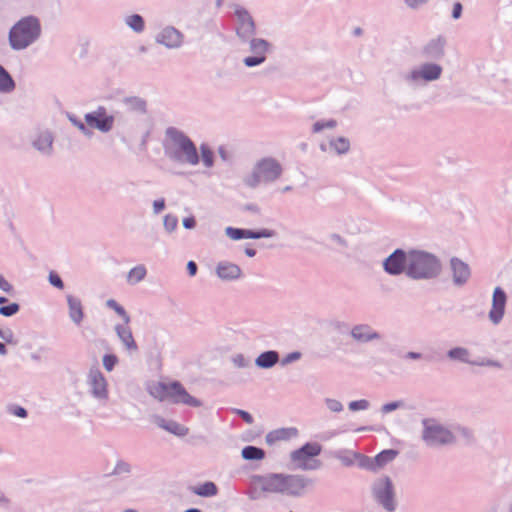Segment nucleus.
<instances>
[{
	"label": "nucleus",
	"mask_w": 512,
	"mask_h": 512,
	"mask_svg": "<svg viewBox=\"0 0 512 512\" xmlns=\"http://www.w3.org/2000/svg\"><path fill=\"white\" fill-rule=\"evenodd\" d=\"M252 480L260 485L262 492L294 498L302 497L313 485V480L302 474L268 473L253 475Z\"/></svg>",
	"instance_id": "nucleus-1"
},
{
	"label": "nucleus",
	"mask_w": 512,
	"mask_h": 512,
	"mask_svg": "<svg viewBox=\"0 0 512 512\" xmlns=\"http://www.w3.org/2000/svg\"><path fill=\"white\" fill-rule=\"evenodd\" d=\"M42 35L40 19L27 15L17 20L8 31V43L13 51H22L36 43Z\"/></svg>",
	"instance_id": "nucleus-2"
},
{
	"label": "nucleus",
	"mask_w": 512,
	"mask_h": 512,
	"mask_svg": "<svg viewBox=\"0 0 512 512\" xmlns=\"http://www.w3.org/2000/svg\"><path fill=\"white\" fill-rule=\"evenodd\" d=\"M442 272L440 259L425 250L410 249L407 277L411 280H433Z\"/></svg>",
	"instance_id": "nucleus-3"
},
{
	"label": "nucleus",
	"mask_w": 512,
	"mask_h": 512,
	"mask_svg": "<svg viewBox=\"0 0 512 512\" xmlns=\"http://www.w3.org/2000/svg\"><path fill=\"white\" fill-rule=\"evenodd\" d=\"M166 136L173 142L172 149H166V155L174 162L195 166L199 163V155L193 141L175 127L166 129Z\"/></svg>",
	"instance_id": "nucleus-4"
},
{
	"label": "nucleus",
	"mask_w": 512,
	"mask_h": 512,
	"mask_svg": "<svg viewBox=\"0 0 512 512\" xmlns=\"http://www.w3.org/2000/svg\"><path fill=\"white\" fill-rule=\"evenodd\" d=\"M283 173L280 162L273 157H263L258 160L248 175L243 178L245 186L251 189L257 188L261 183L275 182Z\"/></svg>",
	"instance_id": "nucleus-5"
},
{
	"label": "nucleus",
	"mask_w": 512,
	"mask_h": 512,
	"mask_svg": "<svg viewBox=\"0 0 512 512\" xmlns=\"http://www.w3.org/2000/svg\"><path fill=\"white\" fill-rule=\"evenodd\" d=\"M423 430L421 438L425 445L430 448H437L452 445L456 437L447 427L434 418H424L421 421Z\"/></svg>",
	"instance_id": "nucleus-6"
},
{
	"label": "nucleus",
	"mask_w": 512,
	"mask_h": 512,
	"mask_svg": "<svg viewBox=\"0 0 512 512\" xmlns=\"http://www.w3.org/2000/svg\"><path fill=\"white\" fill-rule=\"evenodd\" d=\"M373 501L385 512H395L398 507L394 484L389 476L373 482L371 486Z\"/></svg>",
	"instance_id": "nucleus-7"
},
{
	"label": "nucleus",
	"mask_w": 512,
	"mask_h": 512,
	"mask_svg": "<svg viewBox=\"0 0 512 512\" xmlns=\"http://www.w3.org/2000/svg\"><path fill=\"white\" fill-rule=\"evenodd\" d=\"M442 72L443 68L440 64L434 61H428L404 73L402 79L407 86L416 89L427 82L440 79Z\"/></svg>",
	"instance_id": "nucleus-8"
},
{
	"label": "nucleus",
	"mask_w": 512,
	"mask_h": 512,
	"mask_svg": "<svg viewBox=\"0 0 512 512\" xmlns=\"http://www.w3.org/2000/svg\"><path fill=\"white\" fill-rule=\"evenodd\" d=\"M241 43L247 44L249 51L252 53V55L243 59V64L248 68L263 64L266 61V54L272 49V44L269 41L255 36H252L249 40L242 41Z\"/></svg>",
	"instance_id": "nucleus-9"
},
{
	"label": "nucleus",
	"mask_w": 512,
	"mask_h": 512,
	"mask_svg": "<svg viewBox=\"0 0 512 512\" xmlns=\"http://www.w3.org/2000/svg\"><path fill=\"white\" fill-rule=\"evenodd\" d=\"M84 120L89 129H96L101 133H108L113 129L115 118L107 113L105 106L99 105L95 110L84 115Z\"/></svg>",
	"instance_id": "nucleus-10"
},
{
	"label": "nucleus",
	"mask_w": 512,
	"mask_h": 512,
	"mask_svg": "<svg viewBox=\"0 0 512 512\" xmlns=\"http://www.w3.org/2000/svg\"><path fill=\"white\" fill-rule=\"evenodd\" d=\"M234 13L237 18L235 33L239 41H247L252 36H255L257 32L256 24L248 10L242 6L235 5Z\"/></svg>",
	"instance_id": "nucleus-11"
},
{
	"label": "nucleus",
	"mask_w": 512,
	"mask_h": 512,
	"mask_svg": "<svg viewBox=\"0 0 512 512\" xmlns=\"http://www.w3.org/2000/svg\"><path fill=\"white\" fill-rule=\"evenodd\" d=\"M408 258L409 250L397 248L383 260V270L390 276H399L403 273L407 276Z\"/></svg>",
	"instance_id": "nucleus-12"
},
{
	"label": "nucleus",
	"mask_w": 512,
	"mask_h": 512,
	"mask_svg": "<svg viewBox=\"0 0 512 512\" xmlns=\"http://www.w3.org/2000/svg\"><path fill=\"white\" fill-rule=\"evenodd\" d=\"M87 385L93 398L99 401L108 399V383L103 373L96 367L89 370L87 375Z\"/></svg>",
	"instance_id": "nucleus-13"
},
{
	"label": "nucleus",
	"mask_w": 512,
	"mask_h": 512,
	"mask_svg": "<svg viewBox=\"0 0 512 512\" xmlns=\"http://www.w3.org/2000/svg\"><path fill=\"white\" fill-rule=\"evenodd\" d=\"M447 39L443 35H438L430 39L420 50L422 58L429 61H439L445 56V47Z\"/></svg>",
	"instance_id": "nucleus-14"
},
{
	"label": "nucleus",
	"mask_w": 512,
	"mask_h": 512,
	"mask_svg": "<svg viewBox=\"0 0 512 512\" xmlns=\"http://www.w3.org/2000/svg\"><path fill=\"white\" fill-rule=\"evenodd\" d=\"M168 400L174 404H183L190 407H200L202 405L201 401L191 396L178 381L170 383Z\"/></svg>",
	"instance_id": "nucleus-15"
},
{
	"label": "nucleus",
	"mask_w": 512,
	"mask_h": 512,
	"mask_svg": "<svg viewBox=\"0 0 512 512\" xmlns=\"http://www.w3.org/2000/svg\"><path fill=\"white\" fill-rule=\"evenodd\" d=\"M155 41L168 49H178L184 42V34L173 26H166L155 36Z\"/></svg>",
	"instance_id": "nucleus-16"
},
{
	"label": "nucleus",
	"mask_w": 512,
	"mask_h": 512,
	"mask_svg": "<svg viewBox=\"0 0 512 512\" xmlns=\"http://www.w3.org/2000/svg\"><path fill=\"white\" fill-rule=\"evenodd\" d=\"M507 295L501 287H496L492 295V307L489 311V319L494 325H498L505 314Z\"/></svg>",
	"instance_id": "nucleus-17"
},
{
	"label": "nucleus",
	"mask_w": 512,
	"mask_h": 512,
	"mask_svg": "<svg viewBox=\"0 0 512 512\" xmlns=\"http://www.w3.org/2000/svg\"><path fill=\"white\" fill-rule=\"evenodd\" d=\"M450 268L452 271V281L457 287L464 286L471 277L469 265L458 257L450 259Z\"/></svg>",
	"instance_id": "nucleus-18"
},
{
	"label": "nucleus",
	"mask_w": 512,
	"mask_h": 512,
	"mask_svg": "<svg viewBox=\"0 0 512 512\" xmlns=\"http://www.w3.org/2000/svg\"><path fill=\"white\" fill-rule=\"evenodd\" d=\"M216 276L222 281H235L241 278L242 269L230 261H220L215 267Z\"/></svg>",
	"instance_id": "nucleus-19"
},
{
	"label": "nucleus",
	"mask_w": 512,
	"mask_h": 512,
	"mask_svg": "<svg viewBox=\"0 0 512 512\" xmlns=\"http://www.w3.org/2000/svg\"><path fill=\"white\" fill-rule=\"evenodd\" d=\"M351 338L357 343H368L381 338L369 324H357L350 330Z\"/></svg>",
	"instance_id": "nucleus-20"
},
{
	"label": "nucleus",
	"mask_w": 512,
	"mask_h": 512,
	"mask_svg": "<svg viewBox=\"0 0 512 512\" xmlns=\"http://www.w3.org/2000/svg\"><path fill=\"white\" fill-rule=\"evenodd\" d=\"M115 332L124 348L129 352H137L138 346L128 324H116Z\"/></svg>",
	"instance_id": "nucleus-21"
},
{
	"label": "nucleus",
	"mask_w": 512,
	"mask_h": 512,
	"mask_svg": "<svg viewBox=\"0 0 512 512\" xmlns=\"http://www.w3.org/2000/svg\"><path fill=\"white\" fill-rule=\"evenodd\" d=\"M154 423L161 429H164L168 431L169 433L178 436V437H184L188 434L189 429L174 421V420H166L165 418L155 415L153 417Z\"/></svg>",
	"instance_id": "nucleus-22"
},
{
	"label": "nucleus",
	"mask_w": 512,
	"mask_h": 512,
	"mask_svg": "<svg viewBox=\"0 0 512 512\" xmlns=\"http://www.w3.org/2000/svg\"><path fill=\"white\" fill-rule=\"evenodd\" d=\"M299 454L298 449L290 454L291 462L294 463L295 468L303 471L316 470L320 468L321 462L319 460L309 461V458L304 453Z\"/></svg>",
	"instance_id": "nucleus-23"
},
{
	"label": "nucleus",
	"mask_w": 512,
	"mask_h": 512,
	"mask_svg": "<svg viewBox=\"0 0 512 512\" xmlns=\"http://www.w3.org/2000/svg\"><path fill=\"white\" fill-rule=\"evenodd\" d=\"M69 318L75 325H80L84 319V312L81 300L73 295H67Z\"/></svg>",
	"instance_id": "nucleus-24"
},
{
	"label": "nucleus",
	"mask_w": 512,
	"mask_h": 512,
	"mask_svg": "<svg viewBox=\"0 0 512 512\" xmlns=\"http://www.w3.org/2000/svg\"><path fill=\"white\" fill-rule=\"evenodd\" d=\"M53 140L51 132H41L34 140L33 147L43 154L50 155L53 150Z\"/></svg>",
	"instance_id": "nucleus-25"
},
{
	"label": "nucleus",
	"mask_w": 512,
	"mask_h": 512,
	"mask_svg": "<svg viewBox=\"0 0 512 512\" xmlns=\"http://www.w3.org/2000/svg\"><path fill=\"white\" fill-rule=\"evenodd\" d=\"M296 434V428H279L268 432L265 436V441L268 445H272L277 441L288 440Z\"/></svg>",
	"instance_id": "nucleus-26"
},
{
	"label": "nucleus",
	"mask_w": 512,
	"mask_h": 512,
	"mask_svg": "<svg viewBox=\"0 0 512 512\" xmlns=\"http://www.w3.org/2000/svg\"><path fill=\"white\" fill-rule=\"evenodd\" d=\"M279 362V353L268 350L259 354L255 359V365L260 369H270Z\"/></svg>",
	"instance_id": "nucleus-27"
},
{
	"label": "nucleus",
	"mask_w": 512,
	"mask_h": 512,
	"mask_svg": "<svg viewBox=\"0 0 512 512\" xmlns=\"http://www.w3.org/2000/svg\"><path fill=\"white\" fill-rule=\"evenodd\" d=\"M122 102L128 111L135 112V113H138L141 115H144L147 113V103L141 97H138V96L125 97L122 100Z\"/></svg>",
	"instance_id": "nucleus-28"
},
{
	"label": "nucleus",
	"mask_w": 512,
	"mask_h": 512,
	"mask_svg": "<svg viewBox=\"0 0 512 512\" xmlns=\"http://www.w3.org/2000/svg\"><path fill=\"white\" fill-rule=\"evenodd\" d=\"M170 384L157 382L148 388V393L159 401H166L169 397Z\"/></svg>",
	"instance_id": "nucleus-29"
},
{
	"label": "nucleus",
	"mask_w": 512,
	"mask_h": 512,
	"mask_svg": "<svg viewBox=\"0 0 512 512\" xmlns=\"http://www.w3.org/2000/svg\"><path fill=\"white\" fill-rule=\"evenodd\" d=\"M241 456L247 461H259L264 459L265 451L262 448L256 446H245L241 451Z\"/></svg>",
	"instance_id": "nucleus-30"
},
{
	"label": "nucleus",
	"mask_w": 512,
	"mask_h": 512,
	"mask_svg": "<svg viewBox=\"0 0 512 512\" xmlns=\"http://www.w3.org/2000/svg\"><path fill=\"white\" fill-rule=\"evenodd\" d=\"M15 88V81L8 73V71L0 65V92L10 93Z\"/></svg>",
	"instance_id": "nucleus-31"
},
{
	"label": "nucleus",
	"mask_w": 512,
	"mask_h": 512,
	"mask_svg": "<svg viewBox=\"0 0 512 512\" xmlns=\"http://www.w3.org/2000/svg\"><path fill=\"white\" fill-rule=\"evenodd\" d=\"M329 146L338 155H344L350 150V141L348 138L340 136L329 141Z\"/></svg>",
	"instance_id": "nucleus-32"
},
{
	"label": "nucleus",
	"mask_w": 512,
	"mask_h": 512,
	"mask_svg": "<svg viewBox=\"0 0 512 512\" xmlns=\"http://www.w3.org/2000/svg\"><path fill=\"white\" fill-rule=\"evenodd\" d=\"M192 492L201 497H212L218 492V488L214 482L207 481L198 487H193Z\"/></svg>",
	"instance_id": "nucleus-33"
},
{
	"label": "nucleus",
	"mask_w": 512,
	"mask_h": 512,
	"mask_svg": "<svg viewBox=\"0 0 512 512\" xmlns=\"http://www.w3.org/2000/svg\"><path fill=\"white\" fill-rule=\"evenodd\" d=\"M327 240L332 243L328 247L337 252H343L348 248V241L338 233H330Z\"/></svg>",
	"instance_id": "nucleus-34"
},
{
	"label": "nucleus",
	"mask_w": 512,
	"mask_h": 512,
	"mask_svg": "<svg viewBox=\"0 0 512 512\" xmlns=\"http://www.w3.org/2000/svg\"><path fill=\"white\" fill-rule=\"evenodd\" d=\"M147 270L146 267L143 264H139L128 272L127 275V282L130 284H137L144 280L146 277Z\"/></svg>",
	"instance_id": "nucleus-35"
},
{
	"label": "nucleus",
	"mask_w": 512,
	"mask_h": 512,
	"mask_svg": "<svg viewBox=\"0 0 512 512\" xmlns=\"http://www.w3.org/2000/svg\"><path fill=\"white\" fill-rule=\"evenodd\" d=\"M243 239H260V238H272L276 235V232L271 229H260L253 231L250 229H243Z\"/></svg>",
	"instance_id": "nucleus-36"
},
{
	"label": "nucleus",
	"mask_w": 512,
	"mask_h": 512,
	"mask_svg": "<svg viewBox=\"0 0 512 512\" xmlns=\"http://www.w3.org/2000/svg\"><path fill=\"white\" fill-rule=\"evenodd\" d=\"M397 455H398V451H396V450H393V449L383 450L379 454L376 455L375 462H376L377 466L383 467L386 464H388L389 462L393 461Z\"/></svg>",
	"instance_id": "nucleus-37"
},
{
	"label": "nucleus",
	"mask_w": 512,
	"mask_h": 512,
	"mask_svg": "<svg viewBox=\"0 0 512 512\" xmlns=\"http://www.w3.org/2000/svg\"><path fill=\"white\" fill-rule=\"evenodd\" d=\"M126 24L136 33L144 31L145 23L144 19L139 14H132L126 18Z\"/></svg>",
	"instance_id": "nucleus-38"
},
{
	"label": "nucleus",
	"mask_w": 512,
	"mask_h": 512,
	"mask_svg": "<svg viewBox=\"0 0 512 512\" xmlns=\"http://www.w3.org/2000/svg\"><path fill=\"white\" fill-rule=\"evenodd\" d=\"M106 306L115 311L117 315H119L125 324H129L131 321L130 315L127 311L122 307L116 300L108 299L106 301Z\"/></svg>",
	"instance_id": "nucleus-39"
},
{
	"label": "nucleus",
	"mask_w": 512,
	"mask_h": 512,
	"mask_svg": "<svg viewBox=\"0 0 512 512\" xmlns=\"http://www.w3.org/2000/svg\"><path fill=\"white\" fill-rule=\"evenodd\" d=\"M447 356L451 360H458L464 363H469V351L464 347H455L447 352Z\"/></svg>",
	"instance_id": "nucleus-40"
},
{
	"label": "nucleus",
	"mask_w": 512,
	"mask_h": 512,
	"mask_svg": "<svg viewBox=\"0 0 512 512\" xmlns=\"http://www.w3.org/2000/svg\"><path fill=\"white\" fill-rule=\"evenodd\" d=\"M298 452V455L304 453L310 459L312 457L318 456L321 453V445L318 443H306L298 449Z\"/></svg>",
	"instance_id": "nucleus-41"
},
{
	"label": "nucleus",
	"mask_w": 512,
	"mask_h": 512,
	"mask_svg": "<svg viewBox=\"0 0 512 512\" xmlns=\"http://www.w3.org/2000/svg\"><path fill=\"white\" fill-rule=\"evenodd\" d=\"M69 121L78 128V130L86 137L91 138L93 136V131L89 129L88 125L79 120L76 116L69 114Z\"/></svg>",
	"instance_id": "nucleus-42"
},
{
	"label": "nucleus",
	"mask_w": 512,
	"mask_h": 512,
	"mask_svg": "<svg viewBox=\"0 0 512 512\" xmlns=\"http://www.w3.org/2000/svg\"><path fill=\"white\" fill-rule=\"evenodd\" d=\"M202 161L205 167L210 168L214 163V156L212 150L206 145L202 144L200 146Z\"/></svg>",
	"instance_id": "nucleus-43"
},
{
	"label": "nucleus",
	"mask_w": 512,
	"mask_h": 512,
	"mask_svg": "<svg viewBox=\"0 0 512 512\" xmlns=\"http://www.w3.org/2000/svg\"><path fill=\"white\" fill-rule=\"evenodd\" d=\"M163 226L168 233L174 232L178 226V218L172 214L165 215L163 219Z\"/></svg>",
	"instance_id": "nucleus-44"
},
{
	"label": "nucleus",
	"mask_w": 512,
	"mask_h": 512,
	"mask_svg": "<svg viewBox=\"0 0 512 512\" xmlns=\"http://www.w3.org/2000/svg\"><path fill=\"white\" fill-rule=\"evenodd\" d=\"M20 310V305L16 302H12L8 305L0 306V315L3 317H11L17 314Z\"/></svg>",
	"instance_id": "nucleus-45"
},
{
	"label": "nucleus",
	"mask_w": 512,
	"mask_h": 512,
	"mask_svg": "<svg viewBox=\"0 0 512 512\" xmlns=\"http://www.w3.org/2000/svg\"><path fill=\"white\" fill-rule=\"evenodd\" d=\"M130 472H131V465L124 460H118L115 464L112 474L113 475H124V474H129Z\"/></svg>",
	"instance_id": "nucleus-46"
},
{
	"label": "nucleus",
	"mask_w": 512,
	"mask_h": 512,
	"mask_svg": "<svg viewBox=\"0 0 512 512\" xmlns=\"http://www.w3.org/2000/svg\"><path fill=\"white\" fill-rule=\"evenodd\" d=\"M104 368L111 372L118 363V357L114 354H105L102 359Z\"/></svg>",
	"instance_id": "nucleus-47"
},
{
	"label": "nucleus",
	"mask_w": 512,
	"mask_h": 512,
	"mask_svg": "<svg viewBox=\"0 0 512 512\" xmlns=\"http://www.w3.org/2000/svg\"><path fill=\"white\" fill-rule=\"evenodd\" d=\"M370 407V403L368 400L366 399H360V400H355V401H351L349 404H348V408L351 410V411H359V410H366Z\"/></svg>",
	"instance_id": "nucleus-48"
},
{
	"label": "nucleus",
	"mask_w": 512,
	"mask_h": 512,
	"mask_svg": "<svg viewBox=\"0 0 512 512\" xmlns=\"http://www.w3.org/2000/svg\"><path fill=\"white\" fill-rule=\"evenodd\" d=\"M404 406H405V403L402 400H397V401L389 402V403H386V404L382 405L381 412L383 414H387V413H390V412H392V411H394L396 409L403 408Z\"/></svg>",
	"instance_id": "nucleus-49"
},
{
	"label": "nucleus",
	"mask_w": 512,
	"mask_h": 512,
	"mask_svg": "<svg viewBox=\"0 0 512 512\" xmlns=\"http://www.w3.org/2000/svg\"><path fill=\"white\" fill-rule=\"evenodd\" d=\"M225 234L230 239L235 240V241L243 239V236H244L242 228H234L231 226H229L225 229Z\"/></svg>",
	"instance_id": "nucleus-50"
},
{
	"label": "nucleus",
	"mask_w": 512,
	"mask_h": 512,
	"mask_svg": "<svg viewBox=\"0 0 512 512\" xmlns=\"http://www.w3.org/2000/svg\"><path fill=\"white\" fill-rule=\"evenodd\" d=\"M325 404L327 406V408L331 411V412H334V413H340L342 410H343V405L342 403L337 400V399H334V398H326L325 399Z\"/></svg>",
	"instance_id": "nucleus-51"
},
{
	"label": "nucleus",
	"mask_w": 512,
	"mask_h": 512,
	"mask_svg": "<svg viewBox=\"0 0 512 512\" xmlns=\"http://www.w3.org/2000/svg\"><path fill=\"white\" fill-rule=\"evenodd\" d=\"M48 281L53 287H55L57 289L61 290L64 288V283H63L61 277L55 271L49 272Z\"/></svg>",
	"instance_id": "nucleus-52"
},
{
	"label": "nucleus",
	"mask_w": 512,
	"mask_h": 512,
	"mask_svg": "<svg viewBox=\"0 0 512 512\" xmlns=\"http://www.w3.org/2000/svg\"><path fill=\"white\" fill-rule=\"evenodd\" d=\"M232 363L238 368H246L250 365V360L246 359L243 354H236L232 357Z\"/></svg>",
	"instance_id": "nucleus-53"
},
{
	"label": "nucleus",
	"mask_w": 512,
	"mask_h": 512,
	"mask_svg": "<svg viewBox=\"0 0 512 512\" xmlns=\"http://www.w3.org/2000/svg\"><path fill=\"white\" fill-rule=\"evenodd\" d=\"M232 412L237 414L247 424H252L254 422L252 415L245 410L234 408L232 409Z\"/></svg>",
	"instance_id": "nucleus-54"
},
{
	"label": "nucleus",
	"mask_w": 512,
	"mask_h": 512,
	"mask_svg": "<svg viewBox=\"0 0 512 512\" xmlns=\"http://www.w3.org/2000/svg\"><path fill=\"white\" fill-rule=\"evenodd\" d=\"M301 355L302 354L299 351H294V352L288 353L284 358H282L281 365L285 366L294 361H297L301 358Z\"/></svg>",
	"instance_id": "nucleus-55"
},
{
	"label": "nucleus",
	"mask_w": 512,
	"mask_h": 512,
	"mask_svg": "<svg viewBox=\"0 0 512 512\" xmlns=\"http://www.w3.org/2000/svg\"><path fill=\"white\" fill-rule=\"evenodd\" d=\"M0 289L7 293L12 294L14 292V288L11 283H9L3 275L0 274Z\"/></svg>",
	"instance_id": "nucleus-56"
},
{
	"label": "nucleus",
	"mask_w": 512,
	"mask_h": 512,
	"mask_svg": "<svg viewBox=\"0 0 512 512\" xmlns=\"http://www.w3.org/2000/svg\"><path fill=\"white\" fill-rule=\"evenodd\" d=\"M1 339H3L8 344H16L14 333L11 329L4 330L1 335Z\"/></svg>",
	"instance_id": "nucleus-57"
},
{
	"label": "nucleus",
	"mask_w": 512,
	"mask_h": 512,
	"mask_svg": "<svg viewBox=\"0 0 512 512\" xmlns=\"http://www.w3.org/2000/svg\"><path fill=\"white\" fill-rule=\"evenodd\" d=\"M165 209V199L159 198L153 201V213L159 214L162 210Z\"/></svg>",
	"instance_id": "nucleus-58"
},
{
	"label": "nucleus",
	"mask_w": 512,
	"mask_h": 512,
	"mask_svg": "<svg viewBox=\"0 0 512 512\" xmlns=\"http://www.w3.org/2000/svg\"><path fill=\"white\" fill-rule=\"evenodd\" d=\"M9 411L11 414L20 418H25L27 416V410L21 406H13Z\"/></svg>",
	"instance_id": "nucleus-59"
},
{
	"label": "nucleus",
	"mask_w": 512,
	"mask_h": 512,
	"mask_svg": "<svg viewBox=\"0 0 512 512\" xmlns=\"http://www.w3.org/2000/svg\"><path fill=\"white\" fill-rule=\"evenodd\" d=\"M476 364L480 365V366H489V367H495V368H499V369H501L503 367L501 362L492 360V359H485Z\"/></svg>",
	"instance_id": "nucleus-60"
},
{
	"label": "nucleus",
	"mask_w": 512,
	"mask_h": 512,
	"mask_svg": "<svg viewBox=\"0 0 512 512\" xmlns=\"http://www.w3.org/2000/svg\"><path fill=\"white\" fill-rule=\"evenodd\" d=\"M462 11H463V6L460 2H456L454 3L453 5V9H452V18L457 20L461 17L462 15Z\"/></svg>",
	"instance_id": "nucleus-61"
},
{
	"label": "nucleus",
	"mask_w": 512,
	"mask_h": 512,
	"mask_svg": "<svg viewBox=\"0 0 512 512\" xmlns=\"http://www.w3.org/2000/svg\"><path fill=\"white\" fill-rule=\"evenodd\" d=\"M429 0H404L405 4L411 9H418L420 5L427 3Z\"/></svg>",
	"instance_id": "nucleus-62"
},
{
	"label": "nucleus",
	"mask_w": 512,
	"mask_h": 512,
	"mask_svg": "<svg viewBox=\"0 0 512 512\" xmlns=\"http://www.w3.org/2000/svg\"><path fill=\"white\" fill-rule=\"evenodd\" d=\"M335 458L340 460L343 463V465H345V466H351L354 463L352 458L343 456L342 452H340V451L335 454Z\"/></svg>",
	"instance_id": "nucleus-63"
},
{
	"label": "nucleus",
	"mask_w": 512,
	"mask_h": 512,
	"mask_svg": "<svg viewBox=\"0 0 512 512\" xmlns=\"http://www.w3.org/2000/svg\"><path fill=\"white\" fill-rule=\"evenodd\" d=\"M197 271H198L197 264L193 260L188 261L187 272H188L189 276H191V277L195 276L197 274Z\"/></svg>",
	"instance_id": "nucleus-64"
}]
</instances>
